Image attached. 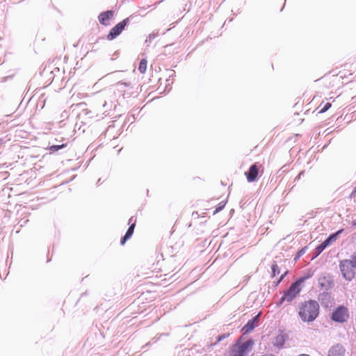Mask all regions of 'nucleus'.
<instances>
[{
    "label": "nucleus",
    "instance_id": "f257e3e1",
    "mask_svg": "<svg viewBox=\"0 0 356 356\" xmlns=\"http://www.w3.org/2000/svg\"><path fill=\"white\" fill-rule=\"evenodd\" d=\"M318 314L319 305L316 300H309L300 304L298 316L302 322H313Z\"/></svg>",
    "mask_w": 356,
    "mask_h": 356
},
{
    "label": "nucleus",
    "instance_id": "f03ea898",
    "mask_svg": "<svg viewBox=\"0 0 356 356\" xmlns=\"http://www.w3.org/2000/svg\"><path fill=\"white\" fill-rule=\"evenodd\" d=\"M309 277V276L302 277L293 282L289 289L284 292L279 304H283L285 301L288 303L292 302L301 291V284Z\"/></svg>",
    "mask_w": 356,
    "mask_h": 356
},
{
    "label": "nucleus",
    "instance_id": "7ed1b4c3",
    "mask_svg": "<svg viewBox=\"0 0 356 356\" xmlns=\"http://www.w3.org/2000/svg\"><path fill=\"white\" fill-rule=\"evenodd\" d=\"M339 268L343 278L348 281H351L355 276L354 269L356 268L353 260L344 259L340 261Z\"/></svg>",
    "mask_w": 356,
    "mask_h": 356
},
{
    "label": "nucleus",
    "instance_id": "20e7f679",
    "mask_svg": "<svg viewBox=\"0 0 356 356\" xmlns=\"http://www.w3.org/2000/svg\"><path fill=\"white\" fill-rule=\"evenodd\" d=\"M132 16L125 18L120 22L118 23L114 27H113L108 34L106 36V38L108 40H113L116 38L118 35L121 34L122 31L130 23V19Z\"/></svg>",
    "mask_w": 356,
    "mask_h": 356
},
{
    "label": "nucleus",
    "instance_id": "39448f33",
    "mask_svg": "<svg viewBox=\"0 0 356 356\" xmlns=\"http://www.w3.org/2000/svg\"><path fill=\"white\" fill-rule=\"evenodd\" d=\"M348 316L347 309L343 306H340L332 312L331 319L335 322L343 323L346 321Z\"/></svg>",
    "mask_w": 356,
    "mask_h": 356
},
{
    "label": "nucleus",
    "instance_id": "423d86ee",
    "mask_svg": "<svg viewBox=\"0 0 356 356\" xmlns=\"http://www.w3.org/2000/svg\"><path fill=\"white\" fill-rule=\"evenodd\" d=\"M318 282L321 289L325 291L330 289L334 285L332 278L328 274L322 275Z\"/></svg>",
    "mask_w": 356,
    "mask_h": 356
},
{
    "label": "nucleus",
    "instance_id": "0eeeda50",
    "mask_svg": "<svg viewBox=\"0 0 356 356\" xmlns=\"http://www.w3.org/2000/svg\"><path fill=\"white\" fill-rule=\"evenodd\" d=\"M260 165L258 163L252 164L248 172H245L247 180L248 182H254L256 181L258 174L259 168Z\"/></svg>",
    "mask_w": 356,
    "mask_h": 356
},
{
    "label": "nucleus",
    "instance_id": "6e6552de",
    "mask_svg": "<svg viewBox=\"0 0 356 356\" xmlns=\"http://www.w3.org/2000/svg\"><path fill=\"white\" fill-rule=\"evenodd\" d=\"M259 321V314L256 315L252 319L249 320L243 327V333L248 334L251 332L257 326Z\"/></svg>",
    "mask_w": 356,
    "mask_h": 356
},
{
    "label": "nucleus",
    "instance_id": "1a4fd4ad",
    "mask_svg": "<svg viewBox=\"0 0 356 356\" xmlns=\"http://www.w3.org/2000/svg\"><path fill=\"white\" fill-rule=\"evenodd\" d=\"M113 13L114 12L112 10L101 13L98 16L99 23L104 26L108 25L111 18L113 16Z\"/></svg>",
    "mask_w": 356,
    "mask_h": 356
},
{
    "label": "nucleus",
    "instance_id": "9d476101",
    "mask_svg": "<svg viewBox=\"0 0 356 356\" xmlns=\"http://www.w3.org/2000/svg\"><path fill=\"white\" fill-rule=\"evenodd\" d=\"M345 348L341 344L332 346L328 353V356H344Z\"/></svg>",
    "mask_w": 356,
    "mask_h": 356
},
{
    "label": "nucleus",
    "instance_id": "9b49d317",
    "mask_svg": "<svg viewBox=\"0 0 356 356\" xmlns=\"http://www.w3.org/2000/svg\"><path fill=\"white\" fill-rule=\"evenodd\" d=\"M135 226H136V220H134V222L131 225H129L125 234L124 235V236H122L121 238V239H120L121 245H124L126 241L132 236L134 232Z\"/></svg>",
    "mask_w": 356,
    "mask_h": 356
},
{
    "label": "nucleus",
    "instance_id": "f8f14e48",
    "mask_svg": "<svg viewBox=\"0 0 356 356\" xmlns=\"http://www.w3.org/2000/svg\"><path fill=\"white\" fill-rule=\"evenodd\" d=\"M252 345V340H248L243 343L242 344H241L238 347V349L236 350L246 356L250 349H251Z\"/></svg>",
    "mask_w": 356,
    "mask_h": 356
},
{
    "label": "nucleus",
    "instance_id": "ddd939ff",
    "mask_svg": "<svg viewBox=\"0 0 356 356\" xmlns=\"http://www.w3.org/2000/svg\"><path fill=\"white\" fill-rule=\"evenodd\" d=\"M343 232V229H339L334 233H332L330 234V236L323 241V243L326 245L327 247L330 244H332L333 242H334L339 236Z\"/></svg>",
    "mask_w": 356,
    "mask_h": 356
},
{
    "label": "nucleus",
    "instance_id": "4468645a",
    "mask_svg": "<svg viewBox=\"0 0 356 356\" xmlns=\"http://www.w3.org/2000/svg\"><path fill=\"white\" fill-rule=\"evenodd\" d=\"M131 83L130 82H123V81H119L115 85V87L117 90H118L120 92H125L126 88L130 87Z\"/></svg>",
    "mask_w": 356,
    "mask_h": 356
},
{
    "label": "nucleus",
    "instance_id": "2eb2a0df",
    "mask_svg": "<svg viewBox=\"0 0 356 356\" xmlns=\"http://www.w3.org/2000/svg\"><path fill=\"white\" fill-rule=\"evenodd\" d=\"M284 343L285 339L284 335L279 334L275 339L274 345L277 348H282L284 346Z\"/></svg>",
    "mask_w": 356,
    "mask_h": 356
},
{
    "label": "nucleus",
    "instance_id": "dca6fc26",
    "mask_svg": "<svg viewBox=\"0 0 356 356\" xmlns=\"http://www.w3.org/2000/svg\"><path fill=\"white\" fill-rule=\"evenodd\" d=\"M326 248L327 246L323 242L318 245L314 250L313 258L317 257Z\"/></svg>",
    "mask_w": 356,
    "mask_h": 356
},
{
    "label": "nucleus",
    "instance_id": "f3484780",
    "mask_svg": "<svg viewBox=\"0 0 356 356\" xmlns=\"http://www.w3.org/2000/svg\"><path fill=\"white\" fill-rule=\"evenodd\" d=\"M66 146H67V144H65V143L61 144V145H53L50 146L49 150L51 153H54V152L59 151L60 149H63Z\"/></svg>",
    "mask_w": 356,
    "mask_h": 356
},
{
    "label": "nucleus",
    "instance_id": "a211bd4d",
    "mask_svg": "<svg viewBox=\"0 0 356 356\" xmlns=\"http://www.w3.org/2000/svg\"><path fill=\"white\" fill-rule=\"evenodd\" d=\"M147 69V60L145 59H142L140 61L139 66H138V70L141 73H145Z\"/></svg>",
    "mask_w": 356,
    "mask_h": 356
},
{
    "label": "nucleus",
    "instance_id": "6ab92c4d",
    "mask_svg": "<svg viewBox=\"0 0 356 356\" xmlns=\"http://www.w3.org/2000/svg\"><path fill=\"white\" fill-rule=\"evenodd\" d=\"M271 270H272V277H275L277 275H279L280 273V270L278 266L275 262H274L271 266Z\"/></svg>",
    "mask_w": 356,
    "mask_h": 356
},
{
    "label": "nucleus",
    "instance_id": "aec40b11",
    "mask_svg": "<svg viewBox=\"0 0 356 356\" xmlns=\"http://www.w3.org/2000/svg\"><path fill=\"white\" fill-rule=\"evenodd\" d=\"M113 93V92L111 90V89H105L99 93V96L102 98H105L108 96H111Z\"/></svg>",
    "mask_w": 356,
    "mask_h": 356
},
{
    "label": "nucleus",
    "instance_id": "412c9836",
    "mask_svg": "<svg viewBox=\"0 0 356 356\" xmlns=\"http://www.w3.org/2000/svg\"><path fill=\"white\" fill-rule=\"evenodd\" d=\"M332 106L331 103L327 102L324 104V106L321 108L319 113H323L326 112L330 107Z\"/></svg>",
    "mask_w": 356,
    "mask_h": 356
},
{
    "label": "nucleus",
    "instance_id": "4be33fe9",
    "mask_svg": "<svg viewBox=\"0 0 356 356\" xmlns=\"http://www.w3.org/2000/svg\"><path fill=\"white\" fill-rule=\"evenodd\" d=\"M225 204L226 202H221L218 204V205L217 206V207L216 208V210L214 211V213H218L220 212V211H222L225 206Z\"/></svg>",
    "mask_w": 356,
    "mask_h": 356
},
{
    "label": "nucleus",
    "instance_id": "5701e85b",
    "mask_svg": "<svg viewBox=\"0 0 356 356\" xmlns=\"http://www.w3.org/2000/svg\"><path fill=\"white\" fill-rule=\"evenodd\" d=\"M288 271L286 270L284 273H283L280 278L277 280V281L275 282V286H277L285 277V276L287 275Z\"/></svg>",
    "mask_w": 356,
    "mask_h": 356
},
{
    "label": "nucleus",
    "instance_id": "b1692460",
    "mask_svg": "<svg viewBox=\"0 0 356 356\" xmlns=\"http://www.w3.org/2000/svg\"><path fill=\"white\" fill-rule=\"evenodd\" d=\"M306 250H307V247H304L302 248L300 250H299V252H298V255H297V257H301L302 255H303L305 252H306Z\"/></svg>",
    "mask_w": 356,
    "mask_h": 356
},
{
    "label": "nucleus",
    "instance_id": "393cba45",
    "mask_svg": "<svg viewBox=\"0 0 356 356\" xmlns=\"http://www.w3.org/2000/svg\"><path fill=\"white\" fill-rule=\"evenodd\" d=\"M134 220H136V218L134 216H131L129 220V225H131L134 222Z\"/></svg>",
    "mask_w": 356,
    "mask_h": 356
},
{
    "label": "nucleus",
    "instance_id": "a878e982",
    "mask_svg": "<svg viewBox=\"0 0 356 356\" xmlns=\"http://www.w3.org/2000/svg\"><path fill=\"white\" fill-rule=\"evenodd\" d=\"M233 356H245L243 353H239L238 351L236 350L234 353Z\"/></svg>",
    "mask_w": 356,
    "mask_h": 356
},
{
    "label": "nucleus",
    "instance_id": "bb28decb",
    "mask_svg": "<svg viewBox=\"0 0 356 356\" xmlns=\"http://www.w3.org/2000/svg\"><path fill=\"white\" fill-rule=\"evenodd\" d=\"M225 337H226L225 334L220 335V336H219L218 341H220L223 340L224 339H225Z\"/></svg>",
    "mask_w": 356,
    "mask_h": 356
},
{
    "label": "nucleus",
    "instance_id": "cd10ccee",
    "mask_svg": "<svg viewBox=\"0 0 356 356\" xmlns=\"http://www.w3.org/2000/svg\"><path fill=\"white\" fill-rule=\"evenodd\" d=\"M304 174V172L302 171L299 173V175L296 177V179H299L301 178V176Z\"/></svg>",
    "mask_w": 356,
    "mask_h": 356
},
{
    "label": "nucleus",
    "instance_id": "c85d7f7f",
    "mask_svg": "<svg viewBox=\"0 0 356 356\" xmlns=\"http://www.w3.org/2000/svg\"><path fill=\"white\" fill-rule=\"evenodd\" d=\"M155 34L152 33L149 35V39L151 40L152 39H154L155 38Z\"/></svg>",
    "mask_w": 356,
    "mask_h": 356
},
{
    "label": "nucleus",
    "instance_id": "c756f323",
    "mask_svg": "<svg viewBox=\"0 0 356 356\" xmlns=\"http://www.w3.org/2000/svg\"><path fill=\"white\" fill-rule=\"evenodd\" d=\"M352 259L353 260V262L356 266V254L352 257Z\"/></svg>",
    "mask_w": 356,
    "mask_h": 356
},
{
    "label": "nucleus",
    "instance_id": "7c9ffc66",
    "mask_svg": "<svg viewBox=\"0 0 356 356\" xmlns=\"http://www.w3.org/2000/svg\"><path fill=\"white\" fill-rule=\"evenodd\" d=\"M106 104H107V102L105 100L103 104V106L105 107L106 106Z\"/></svg>",
    "mask_w": 356,
    "mask_h": 356
},
{
    "label": "nucleus",
    "instance_id": "2f4dec72",
    "mask_svg": "<svg viewBox=\"0 0 356 356\" xmlns=\"http://www.w3.org/2000/svg\"><path fill=\"white\" fill-rule=\"evenodd\" d=\"M3 143V139H0V145H1Z\"/></svg>",
    "mask_w": 356,
    "mask_h": 356
}]
</instances>
